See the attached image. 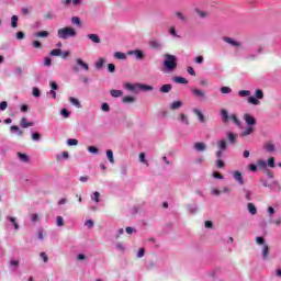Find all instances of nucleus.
<instances>
[{
    "label": "nucleus",
    "instance_id": "nucleus-58",
    "mask_svg": "<svg viewBox=\"0 0 281 281\" xmlns=\"http://www.w3.org/2000/svg\"><path fill=\"white\" fill-rule=\"evenodd\" d=\"M60 115H64V117H69V115H70V113H69V111H67V109H63L61 111H60Z\"/></svg>",
    "mask_w": 281,
    "mask_h": 281
},
{
    "label": "nucleus",
    "instance_id": "nucleus-44",
    "mask_svg": "<svg viewBox=\"0 0 281 281\" xmlns=\"http://www.w3.org/2000/svg\"><path fill=\"white\" fill-rule=\"evenodd\" d=\"M68 146H78V139L76 138H69L67 140Z\"/></svg>",
    "mask_w": 281,
    "mask_h": 281
},
{
    "label": "nucleus",
    "instance_id": "nucleus-25",
    "mask_svg": "<svg viewBox=\"0 0 281 281\" xmlns=\"http://www.w3.org/2000/svg\"><path fill=\"white\" fill-rule=\"evenodd\" d=\"M18 157L20 160H22L24 164H27L30 161V157L26 154L18 153Z\"/></svg>",
    "mask_w": 281,
    "mask_h": 281
},
{
    "label": "nucleus",
    "instance_id": "nucleus-52",
    "mask_svg": "<svg viewBox=\"0 0 281 281\" xmlns=\"http://www.w3.org/2000/svg\"><path fill=\"white\" fill-rule=\"evenodd\" d=\"M108 71H110V74H115V65L114 64H109L108 65Z\"/></svg>",
    "mask_w": 281,
    "mask_h": 281
},
{
    "label": "nucleus",
    "instance_id": "nucleus-43",
    "mask_svg": "<svg viewBox=\"0 0 281 281\" xmlns=\"http://www.w3.org/2000/svg\"><path fill=\"white\" fill-rule=\"evenodd\" d=\"M244 194H245L246 201H251V191L244 189Z\"/></svg>",
    "mask_w": 281,
    "mask_h": 281
},
{
    "label": "nucleus",
    "instance_id": "nucleus-8",
    "mask_svg": "<svg viewBox=\"0 0 281 281\" xmlns=\"http://www.w3.org/2000/svg\"><path fill=\"white\" fill-rule=\"evenodd\" d=\"M193 113H194V115H196V117L199 119V122L201 124H205V115H203V112H201L200 109H194Z\"/></svg>",
    "mask_w": 281,
    "mask_h": 281
},
{
    "label": "nucleus",
    "instance_id": "nucleus-16",
    "mask_svg": "<svg viewBox=\"0 0 281 281\" xmlns=\"http://www.w3.org/2000/svg\"><path fill=\"white\" fill-rule=\"evenodd\" d=\"M192 93L195 98H205V92L200 89H193Z\"/></svg>",
    "mask_w": 281,
    "mask_h": 281
},
{
    "label": "nucleus",
    "instance_id": "nucleus-2",
    "mask_svg": "<svg viewBox=\"0 0 281 281\" xmlns=\"http://www.w3.org/2000/svg\"><path fill=\"white\" fill-rule=\"evenodd\" d=\"M164 67L168 71H175V69H177V56L166 54L165 55V60H164Z\"/></svg>",
    "mask_w": 281,
    "mask_h": 281
},
{
    "label": "nucleus",
    "instance_id": "nucleus-5",
    "mask_svg": "<svg viewBox=\"0 0 281 281\" xmlns=\"http://www.w3.org/2000/svg\"><path fill=\"white\" fill-rule=\"evenodd\" d=\"M150 49H161L162 44L160 40H150L148 42Z\"/></svg>",
    "mask_w": 281,
    "mask_h": 281
},
{
    "label": "nucleus",
    "instance_id": "nucleus-41",
    "mask_svg": "<svg viewBox=\"0 0 281 281\" xmlns=\"http://www.w3.org/2000/svg\"><path fill=\"white\" fill-rule=\"evenodd\" d=\"M123 102H124L125 104H128V103H131V102H135V98H133V97H131V95L124 97V98H123Z\"/></svg>",
    "mask_w": 281,
    "mask_h": 281
},
{
    "label": "nucleus",
    "instance_id": "nucleus-38",
    "mask_svg": "<svg viewBox=\"0 0 281 281\" xmlns=\"http://www.w3.org/2000/svg\"><path fill=\"white\" fill-rule=\"evenodd\" d=\"M10 131H15V133H18L19 136L23 135V131H21V128L16 125L11 126Z\"/></svg>",
    "mask_w": 281,
    "mask_h": 281
},
{
    "label": "nucleus",
    "instance_id": "nucleus-31",
    "mask_svg": "<svg viewBox=\"0 0 281 281\" xmlns=\"http://www.w3.org/2000/svg\"><path fill=\"white\" fill-rule=\"evenodd\" d=\"M106 63V60L104 58H100L97 63H95V69H102V67H104V64Z\"/></svg>",
    "mask_w": 281,
    "mask_h": 281
},
{
    "label": "nucleus",
    "instance_id": "nucleus-14",
    "mask_svg": "<svg viewBox=\"0 0 281 281\" xmlns=\"http://www.w3.org/2000/svg\"><path fill=\"white\" fill-rule=\"evenodd\" d=\"M254 133V126H249L244 131L241 132L239 135L240 137H247L248 135H251Z\"/></svg>",
    "mask_w": 281,
    "mask_h": 281
},
{
    "label": "nucleus",
    "instance_id": "nucleus-62",
    "mask_svg": "<svg viewBox=\"0 0 281 281\" xmlns=\"http://www.w3.org/2000/svg\"><path fill=\"white\" fill-rule=\"evenodd\" d=\"M88 150H89L90 153H92L93 155L98 154V148H97V147L89 146V147H88Z\"/></svg>",
    "mask_w": 281,
    "mask_h": 281
},
{
    "label": "nucleus",
    "instance_id": "nucleus-50",
    "mask_svg": "<svg viewBox=\"0 0 281 281\" xmlns=\"http://www.w3.org/2000/svg\"><path fill=\"white\" fill-rule=\"evenodd\" d=\"M34 98H41V90L38 88H33Z\"/></svg>",
    "mask_w": 281,
    "mask_h": 281
},
{
    "label": "nucleus",
    "instance_id": "nucleus-56",
    "mask_svg": "<svg viewBox=\"0 0 281 281\" xmlns=\"http://www.w3.org/2000/svg\"><path fill=\"white\" fill-rule=\"evenodd\" d=\"M187 72H188L190 76H196V71H194V68H192V67H188V68H187Z\"/></svg>",
    "mask_w": 281,
    "mask_h": 281
},
{
    "label": "nucleus",
    "instance_id": "nucleus-63",
    "mask_svg": "<svg viewBox=\"0 0 281 281\" xmlns=\"http://www.w3.org/2000/svg\"><path fill=\"white\" fill-rule=\"evenodd\" d=\"M216 166H217V168H225V162L223 160L218 159L216 161Z\"/></svg>",
    "mask_w": 281,
    "mask_h": 281
},
{
    "label": "nucleus",
    "instance_id": "nucleus-40",
    "mask_svg": "<svg viewBox=\"0 0 281 281\" xmlns=\"http://www.w3.org/2000/svg\"><path fill=\"white\" fill-rule=\"evenodd\" d=\"M61 54H63V50L60 48L50 50V56H60Z\"/></svg>",
    "mask_w": 281,
    "mask_h": 281
},
{
    "label": "nucleus",
    "instance_id": "nucleus-4",
    "mask_svg": "<svg viewBox=\"0 0 281 281\" xmlns=\"http://www.w3.org/2000/svg\"><path fill=\"white\" fill-rule=\"evenodd\" d=\"M244 121L246 122V124L248 126H256L257 122H256V117H254V115L246 113L244 114Z\"/></svg>",
    "mask_w": 281,
    "mask_h": 281
},
{
    "label": "nucleus",
    "instance_id": "nucleus-37",
    "mask_svg": "<svg viewBox=\"0 0 281 281\" xmlns=\"http://www.w3.org/2000/svg\"><path fill=\"white\" fill-rule=\"evenodd\" d=\"M266 150H267L268 153H273V150H276V145H273L272 143H268V144L266 145Z\"/></svg>",
    "mask_w": 281,
    "mask_h": 281
},
{
    "label": "nucleus",
    "instance_id": "nucleus-12",
    "mask_svg": "<svg viewBox=\"0 0 281 281\" xmlns=\"http://www.w3.org/2000/svg\"><path fill=\"white\" fill-rule=\"evenodd\" d=\"M20 124H21L22 128H30V126H34V123L27 122V119H25V117L21 119Z\"/></svg>",
    "mask_w": 281,
    "mask_h": 281
},
{
    "label": "nucleus",
    "instance_id": "nucleus-6",
    "mask_svg": "<svg viewBox=\"0 0 281 281\" xmlns=\"http://www.w3.org/2000/svg\"><path fill=\"white\" fill-rule=\"evenodd\" d=\"M223 41H224V43H227L232 47H240V42H238L232 37L224 36Z\"/></svg>",
    "mask_w": 281,
    "mask_h": 281
},
{
    "label": "nucleus",
    "instance_id": "nucleus-29",
    "mask_svg": "<svg viewBox=\"0 0 281 281\" xmlns=\"http://www.w3.org/2000/svg\"><path fill=\"white\" fill-rule=\"evenodd\" d=\"M114 58H117V60H126V54H124L122 52H116L114 54Z\"/></svg>",
    "mask_w": 281,
    "mask_h": 281
},
{
    "label": "nucleus",
    "instance_id": "nucleus-42",
    "mask_svg": "<svg viewBox=\"0 0 281 281\" xmlns=\"http://www.w3.org/2000/svg\"><path fill=\"white\" fill-rule=\"evenodd\" d=\"M92 201H95L97 203H100V192L95 191L92 196Z\"/></svg>",
    "mask_w": 281,
    "mask_h": 281
},
{
    "label": "nucleus",
    "instance_id": "nucleus-48",
    "mask_svg": "<svg viewBox=\"0 0 281 281\" xmlns=\"http://www.w3.org/2000/svg\"><path fill=\"white\" fill-rule=\"evenodd\" d=\"M15 36L18 41H23V38H25V33L23 31H20L16 33Z\"/></svg>",
    "mask_w": 281,
    "mask_h": 281
},
{
    "label": "nucleus",
    "instance_id": "nucleus-49",
    "mask_svg": "<svg viewBox=\"0 0 281 281\" xmlns=\"http://www.w3.org/2000/svg\"><path fill=\"white\" fill-rule=\"evenodd\" d=\"M57 225L58 227H63V225H65V220L63 216H57Z\"/></svg>",
    "mask_w": 281,
    "mask_h": 281
},
{
    "label": "nucleus",
    "instance_id": "nucleus-27",
    "mask_svg": "<svg viewBox=\"0 0 281 281\" xmlns=\"http://www.w3.org/2000/svg\"><path fill=\"white\" fill-rule=\"evenodd\" d=\"M11 27H13V29L19 27V16L12 15V18H11Z\"/></svg>",
    "mask_w": 281,
    "mask_h": 281
},
{
    "label": "nucleus",
    "instance_id": "nucleus-30",
    "mask_svg": "<svg viewBox=\"0 0 281 281\" xmlns=\"http://www.w3.org/2000/svg\"><path fill=\"white\" fill-rule=\"evenodd\" d=\"M179 120L182 122V124H187V126L190 125V121L188 120V115H186L184 113L180 114Z\"/></svg>",
    "mask_w": 281,
    "mask_h": 281
},
{
    "label": "nucleus",
    "instance_id": "nucleus-54",
    "mask_svg": "<svg viewBox=\"0 0 281 281\" xmlns=\"http://www.w3.org/2000/svg\"><path fill=\"white\" fill-rule=\"evenodd\" d=\"M32 47H34L35 49H41V42H38V41H33Z\"/></svg>",
    "mask_w": 281,
    "mask_h": 281
},
{
    "label": "nucleus",
    "instance_id": "nucleus-59",
    "mask_svg": "<svg viewBox=\"0 0 281 281\" xmlns=\"http://www.w3.org/2000/svg\"><path fill=\"white\" fill-rule=\"evenodd\" d=\"M32 139H33L34 142H38V139H41V134H38V133H33V134H32Z\"/></svg>",
    "mask_w": 281,
    "mask_h": 281
},
{
    "label": "nucleus",
    "instance_id": "nucleus-15",
    "mask_svg": "<svg viewBox=\"0 0 281 281\" xmlns=\"http://www.w3.org/2000/svg\"><path fill=\"white\" fill-rule=\"evenodd\" d=\"M87 38H89L90 41H92V43H97L100 44V36H98V34H88Z\"/></svg>",
    "mask_w": 281,
    "mask_h": 281
},
{
    "label": "nucleus",
    "instance_id": "nucleus-34",
    "mask_svg": "<svg viewBox=\"0 0 281 281\" xmlns=\"http://www.w3.org/2000/svg\"><path fill=\"white\" fill-rule=\"evenodd\" d=\"M238 95H240V98H247V97L251 95V91H249V90H240L238 92Z\"/></svg>",
    "mask_w": 281,
    "mask_h": 281
},
{
    "label": "nucleus",
    "instance_id": "nucleus-55",
    "mask_svg": "<svg viewBox=\"0 0 281 281\" xmlns=\"http://www.w3.org/2000/svg\"><path fill=\"white\" fill-rule=\"evenodd\" d=\"M40 257L44 260L45 263H47L49 260V258L47 257V254H45V252H41Z\"/></svg>",
    "mask_w": 281,
    "mask_h": 281
},
{
    "label": "nucleus",
    "instance_id": "nucleus-36",
    "mask_svg": "<svg viewBox=\"0 0 281 281\" xmlns=\"http://www.w3.org/2000/svg\"><path fill=\"white\" fill-rule=\"evenodd\" d=\"M231 120H233V122H234V124H236V126L240 127V120H238V116H236V114H232Z\"/></svg>",
    "mask_w": 281,
    "mask_h": 281
},
{
    "label": "nucleus",
    "instance_id": "nucleus-33",
    "mask_svg": "<svg viewBox=\"0 0 281 281\" xmlns=\"http://www.w3.org/2000/svg\"><path fill=\"white\" fill-rule=\"evenodd\" d=\"M227 137H228V142L231 144H235L236 143V134L232 133V132H228L227 133Z\"/></svg>",
    "mask_w": 281,
    "mask_h": 281
},
{
    "label": "nucleus",
    "instance_id": "nucleus-57",
    "mask_svg": "<svg viewBox=\"0 0 281 281\" xmlns=\"http://www.w3.org/2000/svg\"><path fill=\"white\" fill-rule=\"evenodd\" d=\"M175 14H176V16H178V19H179L180 21H184V20H186V16L183 15V13L177 11Z\"/></svg>",
    "mask_w": 281,
    "mask_h": 281
},
{
    "label": "nucleus",
    "instance_id": "nucleus-18",
    "mask_svg": "<svg viewBox=\"0 0 281 281\" xmlns=\"http://www.w3.org/2000/svg\"><path fill=\"white\" fill-rule=\"evenodd\" d=\"M172 80L176 85H188V81L183 77H173Z\"/></svg>",
    "mask_w": 281,
    "mask_h": 281
},
{
    "label": "nucleus",
    "instance_id": "nucleus-20",
    "mask_svg": "<svg viewBox=\"0 0 281 281\" xmlns=\"http://www.w3.org/2000/svg\"><path fill=\"white\" fill-rule=\"evenodd\" d=\"M248 212L255 216V214H258V209H256V205L254 203H248Z\"/></svg>",
    "mask_w": 281,
    "mask_h": 281
},
{
    "label": "nucleus",
    "instance_id": "nucleus-23",
    "mask_svg": "<svg viewBox=\"0 0 281 281\" xmlns=\"http://www.w3.org/2000/svg\"><path fill=\"white\" fill-rule=\"evenodd\" d=\"M76 63L81 67V69L89 71V65L87 63H83L82 59L78 58L76 59Z\"/></svg>",
    "mask_w": 281,
    "mask_h": 281
},
{
    "label": "nucleus",
    "instance_id": "nucleus-35",
    "mask_svg": "<svg viewBox=\"0 0 281 281\" xmlns=\"http://www.w3.org/2000/svg\"><path fill=\"white\" fill-rule=\"evenodd\" d=\"M10 223L13 225L14 229H19V223H16V217L8 216Z\"/></svg>",
    "mask_w": 281,
    "mask_h": 281
},
{
    "label": "nucleus",
    "instance_id": "nucleus-51",
    "mask_svg": "<svg viewBox=\"0 0 281 281\" xmlns=\"http://www.w3.org/2000/svg\"><path fill=\"white\" fill-rule=\"evenodd\" d=\"M93 225H94L93 220L86 221V227H88V229H92Z\"/></svg>",
    "mask_w": 281,
    "mask_h": 281
},
{
    "label": "nucleus",
    "instance_id": "nucleus-64",
    "mask_svg": "<svg viewBox=\"0 0 281 281\" xmlns=\"http://www.w3.org/2000/svg\"><path fill=\"white\" fill-rule=\"evenodd\" d=\"M194 61H195L198 65L203 64V56H198V57H195Z\"/></svg>",
    "mask_w": 281,
    "mask_h": 281
},
{
    "label": "nucleus",
    "instance_id": "nucleus-45",
    "mask_svg": "<svg viewBox=\"0 0 281 281\" xmlns=\"http://www.w3.org/2000/svg\"><path fill=\"white\" fill-rule=\"evenodd\" d=\"M101 110L104 111L105 113H109L111 111V106H109V103H102Z\"/></svg>",
    "mask_w": 281,
    "mask_h": 281
},
{
    "label": "nucleus",
    "instance_id": "nucleus-46",
    "mask_svg": "<svg viewBox=\"0 0 281 281\" xmlns=\"http://www.w3.org/2000/svg\"><path fill=\"white\" fill-rule=\"evenodd\" d=\"M268 166H269V168H276V158L270 157L268 159Z\"/></svg>",
    "mask_w": 281,
    "mask_h": 281
},
{
    "label": "nucleus",
    "instance_id": "nucleus-3",
    "mask_svg": "<svg viewBox=\"0 0 281 281\" xmlns=\"http://www.w3.org/2000/svg\"><path fill=\"white\" fill-rule=\"evenodd\" d=\"M255 97H249L248 98V102L249 104H254L255 106H258V104H260V100H262V98H265V92H262V90L257 89L255 91Z\"/></svg>",
    "mask_w": 281,
    "mask_h": 281
},
{
    "label": "nucleus",
    "instance_id": "nucleus-53",
    "mask_svg": "<svg viewBox=\"0 0 281 281\" xmlns=\"http://www.w3.org/2000/svg\"><path fill=\"white\" fill-rule=\"evenodd\" d=\"M71 22L74 23V25H80V18H78V16H72V18H71Z\"/></svg>",
    "mask_w": 281,
    "mask_h": 281
},
{
    "label": "nucleus",
    "instance_id": "nucleus-24",
    "mask_svg": "<svg viewBox=\"0 0 281 281\" xmlns=\"http://www.w3.org/2000/svg\"><path fill=\"white\" fill-rule=\"evenodd\" d=\"M35 36L37 38H47L49 36V32L48 31H41L35 33Z\"/></svg>",
    "mask_w": 281,
    "mask_h": 281
},
{
    "label": "nucleus",
    "instance_id": "nucleus-13",
    "mask_svg": "<svg viewBox=\"0 0 281 281\" xmlns=\"http://www.w3.org/2000/svg\"><path fill=\"white\" fill-rule=\"evenodd\" d=\"M233 177L235 181H238V183H240V186L245 183V181L243 180V173H240V171H235Z\"/></svg>",
    "mask_w": 281,
    "mask_h": 281
},
{
    "label": "nucleus",
    "instance_id": "nucleus-22",
    "mask_svg": "<svg viewBox=\"0 0 281 281\" xmlns=\"http://www.w3.org/2000/svg\"><path fill=\"white\" fill-rule=\"evenodd\" d=\"M137 89H140L142 91H153V86H148V85H136Z\"/></svg>",
    "mask_w": 281,
    "mask_h": 281
},
{
    "label": "nucleus",
    "instance_id": "nucleus-19",
    "mask_svg": "<svg viewBox=\"0 0 281 281\" xmlns=\"http://www.w3.org/2000/svg\"><path fill=\"white\" fill-rule=\"evenodd\" d=\"M217 146L220 148V150H227V142L225 139H221L217 142Z\"/></svg>",
    "mask_w": 281,
    "mask_h": 281
},
{
    "label": "nucleus",
    "instance_id": "nucleus-1",
    "mask_svg": "<svg viewBox=\"0 0 281 281\" xmlns=\"http://www.w3.org/2000/svg\"><path fill=\"white\" fill-rule=\"evenodd\" d=\"M57 36L63 41H67V38H74V36H76V30L71 26H65V27L58 29Z\"/></svg>",
    "mask_w": 281,
    "mask_h": 281
},
{
    "label": "nucleus",
    "instance_id": "nucleus-26",
    "mask_svg": "<svg viewBox=\"0 0 281 281\" xmlns=\"http://www.w3.org/2000/svg\"><path fill=\"white\" fill-rule=\"evenodd\" d=\"M262 258H263V260H267V258H269V246L268 245H263V247H262Z\"/></svg>",
    "mask_w": 281,
    "mask_h": 281
},
{
    "label": "nucleus",
    "instance_id": "nucleus-11",
    "mask_svg": "<svg viewBox=\"0 0 281 281\" xmlns=\"http://www.w3.org/2000/svg\"><path fill=\"white\" fill-rule=\"evenodd\" d=\"M183 106V102L181 101H173L170 105L171 111H177L178 109H181Z\"/></svg>",
    "mask_w": 281,
    "mask_h": 281
},
{
    "label": "nucleus",
    "instance_id": "nucleus-60",
    "mask_svg": "<svg viewBox=\"0 0 281 281\" xmlns=\"http://www.w3.org/2000/svg\"><path fill=\"white\" fill-rule=\"evenodd\" d=\"M5 109H8V102L2 101V102L0 103V111H5Z\"/></svg>",
    "mask_w": 281,
    "mask_h": 281
},
{
    "label": "nucleus",
    "instance_id": "nucleus-28",
    "mask_svg": "<svg viewBox=\"0 0 281 281\" xmlns=\"http://www.w3.org/2000/svg\"><path fill=\"white\" fill-rule=\"evenodd\" d=\"M106 157H108L110 164H115V158H113V150L108 149L106 150Z\"/></svg>",
    "mask_w": 281,
    "mask_h": 281
},
{
    "label": "nucleus",
    "instance_id": "nucleus-61",
    "mask_svg": "<svg viewBox=\"0 0 281 281\" xmlns=\"http://www.w3.org/2000/svg\"><path fill=\"white\" fill-rule=\"evenodd\" d=\"M258 166H259V168H267V161H265V160H258Z\"/></svg>",
    "mask_w": 281,
    "mask_h": 281
},
{
    "label": "nucleus",
    "instance_id": "nucleus-10",
    "mask_svg": "<svg viewBox=\"0 0 281 281\" xmlns=\"http://www.w3.org/2000/svg\"><path fill=\"white\" fill-rule=\"evenodd\" d=\"M159 91L160 93H170V91H172V85L166 83L160 87Z\"/></svg>",
    "mask_w": 281,
    "mask_h": 281
},
{
    "label": "nucleus",
    "instance_id": "nucleus-32",
    "mask_svg": "<svg viewBox=\"0 0 281 281\" xmlns=\"http://www.w3.org/2000/svg\"><path fill=\"white\" fill-rule=\"evenodd\" d=\"M122 90H111L110 91V95H112V98H120L122 97Z\"/></svg>",
    "mask_w": 281,
    "mask_h": 281
},
{
    "label": "nucleus",
    "instance_id": "nucleus-17",
    "mask_svg": "<svg viewBox=\"0 0 281 281\" xmlns=\"http://www.w3.org/2000/svg\"><path fill=\"white\" fill-rule=\"evenodd\" d=\"M194 148H195V150H198V153H203V150H205L206 146H205V143H195Z\"/></svg>",
    "mask_w": 281,
    "mask_h": 281
},
{
    "label": "nucleus",
    "instance_id": "nucleus-47",
    "mask_svg": "<svg viewBox=\"0 0 281 281\" xmlns=\"http://www.w3.org/2000/svg\"><path fill=\"white\" fill-rule=\"evenodd\" d=\"M220 91H221V93H224V94L232 93V88L222 87Z\"/></svg>",
    "mask_w": 281,
    "mask_h": 281
},
{
    "label": "nucleus",
    "instance_id": "nucleus-9",
    "mask_svg": "<svg viewBox=\"0 0 281 281\" xmlns=\"http://www.w3.org/2000/svg\"><path fill=\"white\" fill-rule=\"evenodd\" d=\"M220 113L222 115V123L227 124V122H229V113L227 112V110L222 109Z\"/></svg>",
    "mask_w": 281,
    "mask_h": 281
},
{
    "label": "nucleus",
    "instance_id": "nucleus-21",
    "mask_svg": "<svg viewBox=\"0 0 281 281\" xmlns=\"http://www.w3.org/2000/svg\"><path fill=\"white\" fill-rule=\"evenodd\" d=\"M69 102L74 104V106H77V109H82V104H80V101L74 97L69 98Z\"/></svg>",
    "mask_w": 281,
    "mask_h": 281
},
{
    "label": "nucleus",
    "instance_id": "nucleus-7",
    "mask_svg": "<svg viewBox=\"0 0 281 281\" xmlns=\"http://www.w3.org/2000/svg\"><path fill=\"white\" fill-rule=\"evenodd\" d=\"M128 56H134L137 58V60H142L144 59V52L143 50H139V49H136V50H130L128 53Z\"/></svg>",
    "mask_w": 281,
    "mask_h": 281
},
{
    "label": "nucleus",
    "instance_id": "nucleus-39",
    "mask_svg": "<svg viewBox=\"0 0 281 281\" xmlns=\"http://www.w3.org/2000/svg\"><path fill=\"white\" fill-rule=\"evenodd\" d=\"M169 34H171V36H173L175 38H179V35L177 34V29L175 26H171L169 29Z\"/></svg>",
    "mask_w": 281,
    "mask_h": 281
}]
</instances>
